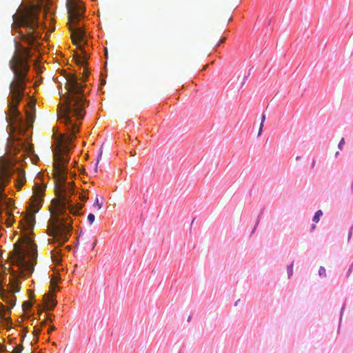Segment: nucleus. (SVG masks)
<instances>
[{
  "label": "nucleus",
  "instance_id": "1",
  "mask_svg": "<svg viewBox=\"0 0 353 353\" xmlns=\"http://www.w3.org/2000/svg\"><path fill=\"white\" fill-rule=\"evenodd\" d=\"M12 34H18L14 39L15 52L9 65L14 74L10 84L8 97L9 114L6 119L12 133L24 134L32 128L35 119V102L25 92L26 84L32 81L28 74L32 57L37 59L42 53L43 41L55 30L51 16L41 13L40 8L25 9L12 15Z\"/></svg>",
  "mask_w": 353,
  "mask_h": 353
},
{
  "label": "nucleus",
  "instance_id": "2",
  "mask_svg": "<svg viewBox=\"0 0 353 353\" xmlns=\"http://www.w3.org/2000/svg\"><path fill=\"white\" fill-rule=\"evenodd\" d=\"M88 77L89 72L85 68L81 77L72 72L66 73L64 76L67 94L61 97L57 117L64 130V133H60L59 137L68 149L74 147L73 141L80 132L81 120L85 114V108L88 105L86 96L89 89L85 83Z\"/></svg>",
  "mask_w": 353,
  "mask_h": 353
},
{
  "label": "nucleus",
  "instance_id": "3",
  "mask_svg": "<svg viewBox=\"0 0 353 353\" xmlns=\"http://www.w3.org/2000/svg\"><path fill=\"white\" fill-rule=\"evenodd\" d=\"M30 157L33 163H37L39 157L34 154L33 145L28 141L17 138L12 146V151L3 165V174L0 176V221L10 227L14 222L12 210L13 200L8 198L5 188L14 179L15 188L19 190L26 183L25 159Z\"/></svg>",
  "mask_w": 353,
  "mask_h": 353
},
{
  "label": "nucleus",
  "instance_id": "4",
  "mask_svg": "<svg viewBox=\"0 0 353 353\" xmlns=\"http://www.w3.org/2000/svg\"><path fill=\"white\" fill-rule=\"evenodd\" d=\"M34 245L30 244V248H19L14 258V265L17 270L10 271V285L12 292L5 291L1 294V298L4 302L10 307H12L15 305L17 298L14 292L20 290L21 279L30 277L33 271L36 263V258L30 253V249Z\"/></svg>",
  "mask_w": 353,
  "mask_h": 353
},
{
  "label": "nucleus",
  "instance_id": "5",
  "mask_svg": "<svg viewBox=\"0 0 353 353\" xmlns=\"http://www.w3.org/2000/svg\"><path fill=\"white\" fill-rule=\"evenodd\" d=\"M78 199H81V203H79L77 200L74 201L70 199H67L59 212L52 239L57 247L63 246L69 240L73 231V220L70 214L80 215L83 203L86 201L87 198L84 195L79 194Z\"/></svg>",
  "mask_w": 353,
  "mask_h": 353
},
{
  "label": "nucleus",
  "instance_id": "6",
  "mask_svg": "<svg viewBox=\"0 0 353 353\" xmlns=\"http://www.w3.org/2000/svg\"><path fill=\"white\" fill-rule=\"evenodd\" d=\"M67 10L70 23L82 37H86L85 26L81 23L85 18V6L81 0H67Z\"/></svg>",
  "mask_w": 353,
  "mask_h": 353
},
{
  "label": "nucleus",
  "instance_id": "7",
  "mask_svg": "<svg viewBox=\"0 0 353 353\" xmlns=\"http://www.w3.org/2000/svg\"><path fill=\"white\" fill-rule=\"evenodd\" d=\"M45 191L46 187L43 185H37L34 188L30 199L32 210L34 212H37L42 206Z\"/></svg>",
  "mask_w": 353,
  "mask_h": 353
},
{
  "label": "nucleus",
  "instance_id": "8",
  "mask_svg": "<svg viewBox=\"0 0 353 353\" xmlns=\"http://www.w3.org/2000/svg\"><path fill=\"white\" fill-rule=\"evenodd\" d=\"M53 159L54 169L61 171L67 167L70 157L66 152L58 149L57 151L53 150Z\"/></svg>",
  "mask_w": 353,
  "mask_h": 353
},
{
  "label": "nucleus",
  "instance_id": "9",
  "mask_svg": "<svg viewBox=\"0 0 353 353\" xmlns=\"http://www.w3.org/2000/svg\"><path fill=\"white\" fill-rule=\"evenodd\" d=\"M45 319L41 322V325L39 327L35 325L34 327V336H39L42 330V327H45L47 325L48 321H52L54 316L51 313H46Z\"/></svg>",
  "mask_w": 353,
  "mask_h": 353
},
{
  "label": "nucleus",
  "instance_id": "10",
  "mask_svg": "<svg viewBox=\"0 0 353 353\" xmlns=\"http://www.w3.org/2000/svg\"><path fill=\"white\" fill-rule=\"evenodd\" d=\"M45 298V302H46V307L47 310H52L57 304V301L54 299V297L49 296V295H44Z\"/></svg>",
  "mask_w": 353,
  "mask_h": 353
},
{
  "label": "nucleus",
  "instance_id": "11",
  "mask_svg": "<svg viewBox=\"0 0 353 353\" xmlns=\"http://www.w3.org/2000/svg\"><path fill=\"white\" fill-rule=\"evenodd\" d=\"M62 252L61 250H59L57 248L54 250L51 251V257L53 261L59 264L61 262V257H62Z\"/></svg>",
  "mask_w": 353,
  "mask_h": 353
},
{
  "label": "nucleus",
  "instance_id": "12",
  "mask_svg": "<svg viewBox=\"0 0 353 353\" xmlns=\"http://www.w3.org/2000/svg\"><path fill=\"white\" fill-rule=\"evenodd\" d=\"M322 216H323V212H322V210H317V211L315 212V214H314V216H313V218H312V221H313V222H314V223H318V222L320 221V219H321V217Z\"/></svg>",
  "mask_w": 353,
  "mask_h": 353
},
{
  "label": "nucleus",
  "instance_id": "13",
  "mask_svg": "<svg viewBox=\"0 0 353 353\" xmlns=\"http://www.w3.org/2000/svg\"><path fill=\"white\" fill-rule=\"evenodd\" d=\"M293 267H294V262H292L290 265H288L287 266V273H288V279H290L293 274Z\"/></svg>",
  "mask_w": 353,
  "mask_h": 353
},
{
  "label": "nucleus",
  "instance_id": "14",
  "mask_svg": "<svg viewBox=\"0 0 353 353\" xmlns=\"http://www.w3.org/2000/svg\"><path fill=\"white\" fill-rule=\"evenodd\" d=\"M265 120V114H262L261 115V124H260V128H259V133H258V137H259L261 133H262V131H263V123Z\"/></svg>",
  "mask_w": 353,
  "mask_h": 353
},
{
  "label": "nucleus",
  "instance_id": "15",
  "mask_svg": "<svg viewBox=\"0 0 353 353\" xmlns=\"http://www.w3.org/2000/svg\"><path fill=\"white\" fill-rule=\"evenodd\" d=\"M318 274L319 276L321 277H325L326 276V270L323 266H320Z\"/></svg>",
  "mask_w": 353,
  "mask_h": 353
},
{
  "label": "nucleus",
  "instance_id": "16",
  "mask_svg": "<svg viewBox=\"0 0 353 353\" xmlns=\"http://www.w3.org/2000/svg\"><path fill=\"white\" fill-rule=\"evenodd\" d=\"M95 216L94 214L90 213L88 216V221L89 222L90 225L92 224L94 221Z\"/></svg>",
  "mask_w": 353,
  "mask_h": 353
},
{
  "label": "nucleus",
  "instance_id": "17",
  "mask_svg": "<svg viewBox=\"0 0 353 353\" xmlns=\"http://www.w3.org/2000/svg\"><path fill=\"white\" fill-rule=\"evenodd\" d=\"M344 310H345V305H343V307H342V308L341 310L338 332H339V330H340V326H341V321H342V317H343V314Z\"/></svg>",
  "mask_w": 353,
  "mask_h": 353
},
{
  "label": "nucleus",
  "instance_id": "18",
  "mask_svg": "<svg viewBox=\"0 0 353 353\" xmlns=\"http://www.w3.org/2000/svg\"><path fill=\"white\" fill-rule=\"evenodd\" d=\"M352 270H353V262L351 263V265H350V267L347 271L346 278H348L350 276V274L352 272Z\"/></svg>",
  "mask_w": 353,
  "mask_h": 353
},
{
  "label": "nucleus",
  "instance_id": "19",
  "mask_svg": "<svg viewBox=\"0 0 353 353\" xmlns=\"http://www.w3.org/2000/svg\"><path fill=\"white\" fill-rule=\"evenodd\" d=\"M345 144V139L344 138H342L341 139V141H339V144H338V148L339 150H342L343 148V145Z\"/></svg>",
  "mask_w": 353,
  "mask_h": 353
},
{
  "label": "nucleus",
  "instance_id": "20",
  "mask_svg": "<svg viewBox=\"0 0 353 353\" xmlns=\"http://www.w3.org/2000/svg\"><path fill=\"white\" fill-rule=\"evenodd\" d=\"M252 70V68H251L248 70V72L247 74H245V77H244V78H243V81H242V83H241V84H242V85L245 83V81H246V80H247L248 77L250 75V74H251V70Z\"/></svg>",
  "mask_w": 353,
  "mask_h": 353
},
{
  "label": "nucleus",
  "instance_id": "21",
  "mask_svg": "<svg viewBox=\"0 0 353 353\" xmlns=\"http://www.w3.org/2000/svg\"><path fill=\"white\" fill-rule=\"evenodd\" d=\"M352 230H353V228L352 227L350 230H349V232H348V237H347V241H350L351 237H352Z\"/></svg>",
  "mask_w": 353,
  "mask_h": 353
},
{
  "label": "nucleus",
  "instance_id": "22",
  "mask_svg": "<svg viewBox=\"0 0 353 353\" xmlns=\"http://www.w3.org/2000/svg\"><path fill=\"white\" fill-rule=\"evenodd\" d=\"M55 330V327L54 325H50L48 329V333L50 334L52 332H53Z\"/></svg>",
  "mask_w": 353,
  "mask_h": 353
},
{
  "label": "nucleus",
  "instance_id": "23",
  "mask_svg": "<svg viewBox=\"0 0 353 353\" xmlns=\"http://www.w3.org/2000/svg\"><path fill=\"white\" fill-rule=\"evenodd\" d=\"M259 223V219L258 220H256V221L255 225H254V228H253V230H252V231L251 232L252 234L254 233V232H255V230L256 229V227L258 226Z\"/></svg>",
  "mask_w": 353,
  "mask_h": 353
},
{
  "label": "nucleus",
  "instance_id": "24",
  "mask_svg": "<svg viewBox=\"0 0 353 353\" xmlns=\"http://www.w3.org/2000/svg\"><path fill=\"white\" fill-rule=\"evenodd\" d=\"M225 39H226L225 37H222L221 39H220L219 43L216 44V47H217L218 46H219L221 43H223L225 41Z\"/></svg>",
  "mask_w": 353,
  "mask_h": 353
},
{
  "label": "nucleus",
  "instance_id": "25",
  "mask_svg": "<svg viewBox=\"0 0 353 353\" xmlns=\"http://www.w3.org/2000/svg\"><path fill=\"white\" fill-rule=\"evenodd\" d=\"M98 205V208H101V204H100V203H99V200H98V199H97V200H96V202H95V203H94V205Z\"/></svg>",
  "mask_w": 353,
  "mask_h": 353
},
{
  "label": "nucleus",
  "instance_id": "26",
  "mask_svg": "<svg viewBox=\"0 0 353 353\" xmlns=\"http://www.w3.org/2000/svg\"><path fill=\"white\" fill-rule=\"evenodd\" d=\"M316 229V225L315 224H312L310 227V231L312 232L313 230H314Z\"/></svg>",
  "mask_w": 353,
  "mask_h": 353
},
{
  "label": "nucleus",
  "instance_id": "27",
  "mask_svg": "<svg viewBox=\"0 0 353 353\" xmlns=\"http://www.w3.org/2000/svg\"><path fill=\"white\" fill-rule=\"evenodd\" d=\"M240 302V299L237 300L235 303H234V305L235 306H237L239 305V303Z\"/></svg>",
  "mask_w": 353,
  "mask_h": 353
},
{
  "label": "nucleus",
  "instance_id": "28",
  "mask_svg": "<svg viewBox=\"0 0 353 353\" xmlns=\"http://www.w3.org/2000/svg\"><path fill=\"white\" fill-rule=\"evenodd\" d=\"M314 165H315V160H313L312 163V168H314Z\"/></svg>",
  "mask_w": 353,
  "mask_h": 353
},
{
  "label": "nucleus",
  "instance_id": "29",
  "mask_svg": "<svg viewBox=\"0 0 353 353\" xmlns=\"http://www.w3.org/2000/svg\"><path fill=\"white\" fill-rule=\"evenodd\" d=\"M101 83L102 85H103L105 83V80H101Z\"/></svg>",
  "mask_w": 353,
  "mask_h": 353
},
{
  "label": "nucleus",
  "instance_id": "30",
  "mask_svg": "<svg viewBox=\"0 0 353 353\" xmlns=\"http://www.w3.org/2000/svg\"><path fill=\"white\" fill-rule=\"evenodd\" d=\"M262 213H263V210L261 212L260 214L259 215L257 220H258L259 219H261V216Z\"/></svg>",
  "mask_w": 353,
  "mask_h": 353
},
{
  "label": "nucleus",
  "instance_id": "31",
  "mask_svg": "<svg viewBox=\"0 0 353 353\" xmlns=\"http://www.w3.org/2000/svg\"><path fill=\"white\" fill-rule=\"evenodd\" d=\"M339 155V152H336L335 153V157H337Z\"/></svg>",
  "mask_w": 353,
  "mask_h": 353
},
{
  "label": "nucleus",
  "instance_id": "32",
  "mask_svg": "<svg viewBox=\"0 0 353 353\" xmlns=\"http://www.w3.org/2000/svg\"><path fill=\"white\" fill-rule=\"evenodd\" d=\"M296 159L297 161H298V160H299V159H300V157H299V156H298V157H296Z\"/></svg>",
  "mask_w": 353,
  "mask_h": 353
},
{
  "label": "nucleus",
  "instance_id": "33",
  "mask_svg": "<svg viewBox=\"0 0 353 353\" xmlns=\"http://www.w3.org/2000/svg\"><path fill=\"white\" fill-rule=\"evenodd\" d=\"M190 319H191V316H190L188 319V321H190Z\"/></svg>",
  "mask_w": 353,
  "mask_h": 353
},
{
  "label": "nucleus",
  "instance_id": "34",
  "mask_svg": "<svg viewBox=\"0 0 353 353\" xmlns=\"http://www.w3.org/2000/svg\"><path fill=\"white\" fill-rule=\"evenodd\" d=\"M0 353H1V348L0 347Z\"/></svg>",
  "mask_w": 353,
  "mask_h": 353
}]
</instances>
